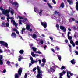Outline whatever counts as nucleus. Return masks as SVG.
<instances>
[{
    "label": "nucleus",
    "mask_w": 78,
    "mask_h": 78,
    "mask_svg": "<svg viewBox=\"0 0 78 78\" xmlns=\"http://www.w3.org/2000/svg\"><path fill=\"white\" fill-rule=\"evenodd\" d=\"M24 53V51L23 50H21L20 51V54H23Z\"/></svg>",
    "instance_id": "obj_31"
},
{
    "label": "nucleus",
    "mask_w": 78,
    "mask_h": 78,
    "mask_svg": "<svg viewBox=\"0 0 78 78\" xmlns=\"http://www.w3.org/2000/svg\"><path fill=\"white\" fill-rule=\"evenodd\" d=\"M13 30L14 31H16V34H18L19 37H20V39H22V40H23V39L22 38V37L20 35V34L19 33V32L17 31V30L16 28H14L13 29Z\"/></svg>",
    "instance_id": "obj_9"
},
{
    "label": "nucleus",
    "mask_w": 78,
    "mask_h": 78,
    "mask_svg": "<svg viewBox=\"0 0 78 78\" xmlns=\"http://www.w3.org/2000/svg\"><path fill=\"white\" fill-rule=\"evenodd\" d=\"M9 2L11 4H12L13 6L15 5L16 6V8H17L19 7V3H17V2H13V0H9Z\"/></svg>",
    "instance_id": "obj_4"
},
{
    "label": "nucleus",
    "mask_w": 78,
    "mask_h": 78,
    "mask_svg": "<svg viewBox=\"0 0 78 78\" xmlns=\"http://www.w3.org/2000/svg\"><path fill=\"white\" fill-rule=\"evenodd\" d=\"M10 12L12 15H13V14H14V11L13 10H12L10 11Z\"/></svg>",
    "instance_id": "obj_38"
},
{
    "label": "nucleus",
    "mask_w": 78,
    "mask_h": 78,
    "mask_svg": "<svg viewBox=\"0 0 78 78\" xmlns=\"http://www.w3.org/2000/svg\"><path fill=\"white\" fill-rule=\"evenodd\" d=\"M32 64H33V63H29V67H31V65H32Z\"/></svg>",
    "instance_id": "obj_57"
},
{
    "label": "nucleus",
    "mask_w": 78,
    "mask_h": 78,
    "mask_svg": "<svg viewBox=\"0 0 78 78\" xmlns=\"http://www.w3.org/2000/svg\"><path fill=\"white\" fill-rule=\"evenodd\" d=\"M2 26L3 27H5V23L4 22H3L2 23Z\"/></svg>",
    "instance_id": "obj_48"
},
{
    "label": "nucleus",
    "mask_w": 78,
    "mask_h": 78,
    "mask_svg": "<svg viewBox=\"0 0 78 78\" xmlns=\"http://www.w3.org/2000/svg\"><path fill=\"white\" fill-rule=\"evenodd\" d=\"M71 62L72 64H75L76 62L75 61V59H73L71 61Z\"/></svg>",
    "instance_id": "obj_22"
},
{
    "label": "nucleus",
    "mask_w": 78,
    "mask_h": 78,
    "mask_svg": "<svg viewBox=\"0 0 78 78\" xmlns=\"http://www.w3.org/2000/svg\"><path fill=\"white\" fill-rule=\"evenodd\" d=\"M72 18H70L69 20V21L70 22H72Z\"/></svg>",
    "instance_id": "obj_64"
},
{
    "label": "nucleus",
    "mask_w": 78,
    "mask_h": 78,
    "mask_svg": "<svg viewBox=\"0 0 78 78\" xmlns=\"http://www.w3.org/2000/svg\"><path fill=\"white\" fill-rule=\"evenodd\" d=\"M59 78H62V77L61 76H63V74H62V73H59Z\"/></svg>",
    "instance_id": "obj_33"
},
{
    "label": "nucleus",
    "mask_w": 78,
    "mask_h": 78,
    "mask_svg": "<svg viewBox=\"0 0 78 78\" xmlns=\"http://www.w3.org/2000/svg\"><path fill=\"white\" fill-rule=\"evenodd\" d=\"M61 14L59 13V12L57 11H55L54 12V17H58L59 16H60Z\"/></svg>",
    "instance_id": "obj_8"
},
{
    "label": "nucleus",
    "mask_w": 78,
    "mask_h": 78,
    "mask_svg": "<svg viewBox=\"0 0 78 78\" xmlns=\"http://www.w3.org/2000/svg\"><path fill=\"white\" fill-rule=\"evenodd\" d=\"M64 7V3L62 2L61 4L60 5V8H63Z\"/></svg>",
    "instance_id": "obj_25"
},
{
    "label": "nucleus",
    "mask_w": 78,
    "mask_h": 78,
    "mask_svg": "<svg viewBox=\"0 0 78 78\" xmlns=\"http://www.w3.org/2000/svg\"><path fill=\"white\" fill-rule=\"evenodd\" d=\"M61 73H62V74L63 75H65V74H66V71L64 70H63L62 72Z\"/></svg>",
    "instance_id": "obj_42"
},
{
    "label": "nucleus",
    "mask_w": 78,
    "mask_h": 78,
    "mask_svg": "<svg viewBox=\"0 0 78 78\" xmlns=\"http://www.w3.org/2000/svg\"><path fill=\"white\" fill-rule=\"evenodd\" d=\"M68 39H69V40H71V39H72V36H68Z\"/></svg>",
    "instance_id": "obj_41"
},
{
    "label": "nucleus",
    "mask_w": 78,
    "mask_h": 78,
    "mask_svg": "<svg viewBox=\"0 0 78 78\" xmlns=\"http://www.w3.org/2000/svg\"><path fill=\"white\" fill-rule=\"evenodd\" d=\"M74 53H75L76 55H78V51H77L75 50L74 51Z\"/></svg>",
    "instance_id": "obj_30"
},
{
    "label": "nucleus",
    "mask_w": 78,
    "mask_h": 78,
    "mask_svg": "<svg viewBox=\"0 0 78 78\" xmlns=\"http://www.w3.org/2000/svg\"><path fill=\"white\" fill-rule=\"evenodd\" d=\"M19 22L20 25H22V20H19Z\"/></svg>",
    "instance_id": "obj_43"
},
{
    "label": "nucleus",
    "mask_w": 78,
    "mask_h": 78,
    "mask_svg": "<svg viewBox=\"0 0 78 78\" xmlns=\"http://www.w3.org/2000/svg\"><path fill=\"white\" fill-rule=\"evenodd\" d=\"M41 23V25H42V26H43L44 28H47V23L46 22H42Z\"/></svg>",
    "instance_id": "obj_12"
},
{
    "label": "nucleus",
    "mask_w": 78,
    "mask_h": 78,
    "mask_svg": "<svg viewBox=\"0 0 78 78\" xmlns=\"http://www.w3.org/2000/svg\"><path fill=\"white\" fill-rule=\"evenodd\" d=\"M42 62L44 63L45 64V62H46V59L45 58H43L42 59Z\"/></svg>",
    "instance_id": "obj_28"
},
{
    "label": "nucleus",
    "mask_w": 78,
    "mask_h": 78,
    "mask_svg": "<svg viewBox=\"0 0 78 78\" xmlns=\"http://www.w3.org/2000/svg\"><path fill=\"white\" fill-rule=\"evenodd\" d=\"M11 36H12V37L13 38H16L17 37V35L14 32H12L11 35Z\"/></svg>",
    "instance_id": "obj_15"
},
{
    "label": "nucleus",
    "mask_w": 78,
    "mask_h": 78,
    "mask_svg": "<svg viewBox=\"0 0 78 78\" xmlns=\"http://www.w3.org/2000/svg\"><path fill=\"white\" fill-rule=\"evenodd\" d=\"M25 30V28H22V30L21 31V34H23V31Z\"/></svg>",
    "instance_id": "obj_34"
},
{
    "label": "nucleus",
    "mask_w": 78,
    "mask_h": 78,
    "mask_svg": "<svg viewBox=\"0 0 78 78\" xmlns=\"http://www.w3.org/2000/svg\"><path fill=\"white\" fill-rule=\"evenodd\" d=\"M65 69V67L64 66H62L61 68V70H63V69Z\"/></svg>",
    "instance_id": "obj_47"
},
{
    "label": "nucleus",
    "mask_w": 78,
    "mask_h": 78,
    "mask_svg": "<svg viewBox=\"0 0 78 78\" xmlns=\"http://www.w3.org/2000/svg\"><path fill=\"white\" fill-rule=\"evenodd\" d=\"M65 42L66 43H67L68 42V40L66 39L65 40Z\"/></svg>",
    "instance_id": "obj_62"
},
{
    "label": "nucleus",
    "mask_w": 78,
    "mask_h": 78,
    "mask_svg": "<svg viewBox=\"0 0 78 78\" xmlns=\"http://www.w3.org/2000/svg\"><path fill=\"white\" fill-rule=\"evenodd\" d=\"M4 51H5L6 53H8V52H9V53H10V50L9 49L7 50V49H5Z\"/></svg>",
    "instance_id": "obj_32"
},
{
    "label": "nucleus",
    "mask_w": 78,
    "mask_h": 78,
    "mask_svg": "<svg viewBox=\"0 0 78 78\" xmlns=\"http://www.w3.org/2000/svg\"><path fill=\"white\" fill-rule=\"evenodd\" d=\"M48 71V72L49 73H50V72H51V71L50 70V69H48L47 70Z\"/></svg>",
    "instance_id": "obj_50"
},
{
    "label": "nucleus",
    "mask_w": 78,
    "mask_h": 78,
    "mask_svg": "<svg viewBox=\"0 0 78 78\" xmlns=\"http://www.w3.org/2000/svg\"><path fill=\"white\" fill-rule=\"evenodd\" d=\"M30 60L32 61V60H33V57L31 56L30 57Z\"/></svg>",
    "instance_id": "obj_60"
},
{
    "label": "nucleus",
    "mask_w": 78,
    "mask_h": 78,
    "mask_svg": "<svg viewBox=\"0 0 78 78\" xmlns=\"http://www.w3.org/2000/svg\"><path fill=\"white\" fill-rule=\"evenodd\" d=\"M60 28L61 30H62L64 32H65V31H66V28L63 26H60Z\"/></svg>",
    "instance_id": "obj_17"
},
{
    "label": "nucleus",
    "mask_w": 78,
    "mask_h": 78,
    "mask_svg": "<svg viewBox=\"0 0 78 78\" xmlns=\"http://www.w3.org/2000/svg\"><path fill=\"white\" fill-rule=\"evenodd\" d=\"M70 42L71 44H73V43H74L73 42V41H72V40H70Z\"/></svg>",
    "instance_id": "obj_59"
},
{
    "label": "nucleus",
    "mask_w": 78,
    "mask_h": 78,
    "mask_svg": "<svg viewBox=\"0 0 78 78\" xmlns=\"http://www.w3.org/2000/svg\"><path fill=\"white\" fill-rule=\"evenodd\" d=\"M31 55L33 57H34V58H35V57H36L37 56H39V55L37 54H35L34 53V52H31Z\"/></svg>",
    "instance_id": "obj_14"
},
{
    "label": "nucleus",
    "mask_w": 78,
    "mask_h": 78,
    "mask_svg": "<svg viewBox=\"0 0 78 78\" xmlns=\"http://www.w3.org/2000/svg\"><path fill=\"white\" fill-rule=\"evenodd\" d=\"M31 62L32 63V64H34V63H37V62L34 60H31Z\"/></svg>",
    "instance_id": "obj_24"
},
{
    "label": "nucleus",
    "mask_w": 78,
    "mask_h": 78,
    "mask_svg": "<svg viewBox=\"0 0 78 78\" xmlns=\"http://www.w3.org/2000/svg\"><path fill=\"white\" fill-rule=\"evenodd\" d=\"M56 28H57L58 30H59V25L58 24H57L56 25Z\"/></svg>",
    "instance_id": "obj_40"
},
{
    "label": "nucleus",
    "mask_w": 78,
    "mask_h": 78,
    "mask_svg": "<svg viewBox=\"0 0 78 78\" xmlns=\"http://www.w3.org/2000/svg\"><path fill=\"white\" fill-rule=\"evenodd\" d=\"M22 72V69L21 68H20L19 69L18 71V73L15 74V78H19L20 76H21V73Z\"/></svg>",
    "instance_id": "obj_3"
},
{
    "label": "nucleus",
    "mask_w": 78,
    "mask_h": 78,
    "mask_svg": "<svg viewBox=\"0 0 78 78\" xmlns=\"http://www.w3.org/2000/svg\"><path fill=\"white\" fill-rule=\"evenodd\" d=\"M67 2L69 3V5H72L73 4V1L72 0H67Z\"/></svg>",
    "instance_id": "obj_21"
},
{
    "label": "nucleus",
    "mask_w": 78,
    "mask_h": 78,
    "mask_svg": "<svg viewBox=\"0 0 78 78\" xmlns=\"http://www.w3.org/2000/svg\"><path fill=\"white\" fill-rule=\"evenodd\" d=\"M11 22H13V24L15 26L16 28H17V25H18V24H17L16 23V22L14 21H13L12 20H11Z\"/></svg>",
    "instance_id": "obj_18"
},
{
    "label": "nucleus",
    "mask_w": 78,
    "mask_h": 78,
    "mask_svg": "<svg viewBox=\"0 0 78 78\" xmlns=\"http://www.w3.org/2000/svg\"><path fill=\"white\" fill-rule=\"evenodd\" d=\"M71 44L73 45V47H75V43H73Z\"/></svg>",
    "instance_id": "obj_56"
},
{
    "label": "nucleus",
    "mask_w": 78,
    "mask_h": 78,
    "mask_svg": "<svg viewBox=\"0 0 78 78\" xmlns=\"http://www.w3.org/2000/svg\"><path fill=\"white\" fill-rule=\"evenodd\" d=\"M4 59H3V55H0V65H2Z\"/></svg>",
    "instance_id": "obj_11"
},
{
    "label": "nucleus",
    "mask_w": 78,
    "mask_h": 78,
    "mask_svg": "<svg viewBox=\"0 0 78 78\" xmlns=\"http://www.w3.org/2000/svg\"><path fill=\"white\" fill-rule=\"evenodd\" d=\"M47 4L48 5V6L49 7V8H52V6H51V5H50V3H48Z\"/></svg>",
    "instance_id": "obj_35"
},
{
    "label": "nucleus",
    "mask_w": 78,
    "mask_h": 78,
    "mask_svg": "<svg viewBox=\"0 0 78 78\" xmlns=\"http://www.w3.org/2000/svg\"><path fill=\"white\" fill-rule=\"evenodd\" d=\"M5 17H1V20H5Z\"/></svg>",
    "instance_id": "obj_53"
},
{
    "label": "nucleus",
    "mask_w": 78,
    "mask_h": 78,
    "mask_svg": "<svg viewBox=\"0 0 78 78\" xmlns=\"http://www.w3.org/2000/svg\"><path fill=\"white\" fill-rule=\"evenodd\" d=\"M6 27H9V23L7 22L6 23Z\"/></svg>",
    "instance_id": "obj_39"
},
{
    "label": "nucleus",
    "mask_w": 78,
    "mask_h": 78,
    "mask_svg": "<svg viewBox=\"0 0 78 78\" xmlns=\"http://www.w3.org/2000/svg\"><path fill=\"white\" fill-rule=\"evenodd\" d=\"M44 65H45V63H42L41 65V66L43 67H44Z\"/></svg>",
    "instance_id": "obj_44"
},
{
    "label": "nucleus",
    "mask_w": 78,
    "mask_h": 78,
    "mask_svg": "<svg viewBox=\"0 0 78 78\" xmlns=\"http://www.w3.org/2000/svg\"><path fill=\"white\" fill-rule=\"evenodd\" d=\"M70 32L69 31L68 33V36H69L70 34Z\"/></svg>",
    "instance_id": "obj_54"
},
{
    "label": "nucleus",
    "mask_w": 78,
    "mask_h": 78,
    "mask_svg": "<svg viewBox=\"0 0 78 78\" xmlns=\"http://www.w3.org/2000/svg\"><path fill=\"white\" fill-rule=\"evenodd\" d=\"M11 62H10V61H7L6 64L8 65V66H11V65L10 64Z\"/></svg>",
    "instance_id": "obj_26"
},
{
    "label": "nucleus",
    "mask_w": 78,
    "mask_h": 78,
    "mask_svg": "<svg viewBox=\"0 0 78 78\" xmlns=\"http://www.w3.org/2000/svg\"><path fill=\"white\" fill-rule=\"evenodd\" d=\"M37 41L38 42V45H42L44 44V41L41 39H39L37 40Z\"/></svg>",
    "instance_id": "obj_10"
},
{
    "label": "nucleus",
    "mask_w": 78,
    "mask_h": 78,
    "mask_svg": "<svg viewBox=\"0 0 78 78\" xmlns=\"http://www.w3.org/2000/svg\"><path fill=\"white\" fill-rule=\"evenodd\" d=\"M57 57H58V58L59 61H61V55H58Z\"/></svg>",
    "instance_id": "obj_29"
},
{
    "label": "nucleus",
    "mask_w": 78,
    "mask_h": 78,
    "mask_svg": "<svg viewBox=\"0 0 78 78\" xmlns=\"http://www.w3.org/2000/svg\"><path fill=\"white\" fill-rule=\"evenodd\" d=\"M0 44H1V45H3L4 46L6 47L7 48H9L8 47V43H6L3 41H0Z\"/></svg>",
    "instance_id": "obj_6"
},
{
    "label": "nucleus",
    "mask_w": 78,
    "mask_h": 78,
    "mask_svg": "<svg viewBox=\"0 0 78 78\" xmlns=\"http://www.w3.org/2000/svg\"><path fill=\"white\" fill-rule=\"evenodd\" d=\"M9 17H7V21L8 22H9Z\"/></svg>",
    "instance_id": "obj_55"
},
{
    "label": "nucleus",
    "mask_w": 78,
    "mask_h": 78,
    "mask_svg": "<svg viewBox=\"0 0 78 78\" xmlns=\"http://www.w3.org/2000/svg\"><path fill=\"white\" fill-rule=\"evenodd\" d=\"M12 10H13L11 8L9 7V10H5L4 9L2 11V14H5L6 16L7 17H9V12H10V11H11Z\"/></svg>",
    "instance_id": "obj_1"
},
{
    "label": "nucleus",
    "mask_w": 78,
    "mask_h": 78,
    "mask_svg": "<svg viewBox=\"0 0 78 78\" xmlns=\"http://www.w3.org/2000/svg\"><path fill=\"white\" fill-rule=\"evenodd\" d=\"M27 77V73H26L25 74V76H24V78H26Z\"/></svg>",
    "instance_id": "obj_49"
},
{
    "label": "nucleus",
    "mask_w": 78,
    "mask_h": 78,
    "mask_svg": "<svg viewBox=\"0 0 78 78\" xmlns=\"http://www.w3.org/2000/svg\"><path fill=\"white\" fill-rule=\"evenodd\" d=\"M52 1L54 4H56V1L55 0H52Z\"/></svg>",
    "instance_id": "obj_51"
},
{
    "label": "nucleus",
    "mask_w": 78,
    "mask_h": 78,
    "mask_svg": "<svg viewBox=\"0 0 78 78\" xmlns=\"http://www.w3.org/2000/svg\"><path fill=\"white\" fill-rule=\"evenodd\" d=\"M32 37V38L35 39L36 38V37H37V35H36L35 34H33V35H30Z\"/></svg>",
    "instance_id": "obj_19"
},
{
    "label": "nucleus",
    "mask_w": 78,
    "mask_h": 78,
    "mask_svg": "<svg viewBox=\"0 0 78 78\" xmlns=\"http://www.w3.org/2000/svg\"><path fill=\"white\" fill-rule=\"evenodd\" d=\"M55 48H56L55 49L58 50H58H60V48H59V47L57 46L55 47Z\"/></svg>",
    "instance_id": "obj_37"
},
{
    "label": "nucleus",
    "mask_w": 78,
    "mask_h": 78,
    "mask_svg": "<svg viewBox=\"0 0 78 78\" xmlns=\"http://www.w3.org/2000/svg\"><path fill=\"white\" fill-rule=\"evenodd\" d=\"M23 58L22 56H21V55L19 56L18 61H21V59H22Z\"/></svg>",
    "instance_id": "obj_20"
},
{
    "label": "nucleus",
    "mask_w": 78,
    "mask_h": 78,
    "mask_svg": "<svg viewBox=\"0 0 78 78\" xmlns=\"http://www.w3.org/2000/svg\"><path fill=\"white\" fill-rule=\"evenodd\" d=\"M6 69H4L3 71V73H6Z\"/></svg>",
    "instance_id": "obj_58"
},
{
    "label": "nucleus",
    "mask_w": 78,
    "mask_h": 78,
    "mask_svg": "<svg viewBox=\"0 0 78 78\" xmlns=\"http://www.w3.org/2000/svg\"><path fill=\"white\" fill-rule=\"evenodd\" d=\"M74 36L76 38L78 37V34L77 33H75L74 34Z\"/></svg>",
    "instance_id": "obj_27"
},
{
    "label": "nucleus",
    "mask_w": 78,
    "mask_h": 78,
    "mask_svg": "<svg viewBox=\"0 0 78 78\" xmlns=\"http://www.w3.org/2000/svg\"><path fill=\"white\" fill-rule=\"evenodd\" d=\"M37 9L36 7H34V11L37 13H38L40 16H41L42 15V12L43 11L42 10H40V11H38L37 10Z\"/></svg>",
    "instance_id": "obj_5"
},
{
    "label": "nucleus",
    "mask_w": 78,
    "mask_h": 78,
    "mask_svg": "<svg viewBox=\"0 0 78 78\" xmlns=\"http://www.w3.org/2000/svg\"><path fill=\"white\" fill-rule=\"evenodd\" d=\"M3 53V51H2V49H0V53Z\"/></svg>",
    "instance_id": "obj_61"
},
{
    "label": "nucleus",
    "mask_w": 78,
    "mask_h": 78,
    "mask_svg": "<svg viewBox=\"0 0 78 78\" xmlns=\"http://www.w3.org/2000/svg\"><path fill=\"white\" fill-rule=\"evenodd\" d=\"M23 22L24 23H25V24L27 25L26 29L27 30H28L30 28V25H31V24L30 23L26 18H25L24 20L23 21Z\"/></svg>",
    "instance_id": "obj_2"
},
{
    "label": "nucleus",
    "mask_w": 78,
    "mask_h": 78,
    "mask_svg": "<svg viewBox=\"0 0 78 78\" xmlns=\"http://www.w3.org/2000/svg\"><path fill=\"white\" fill-rule=\"evenodd\" d=\"M55 66H52V67H51L50 68L51 71L52 72H55V70L56 69V67H57V66H56V65H55Z\"/></svg>",
    "instance_id": "obj_13"
},
{
    "label": "nucleus",
    "mask_w": 78,
    "mask_h": 78,
    "mask_svg": "<svg viewBox=\"0 0 78 78\" xmlns=\"http://www.w3.org/2000/svg\"><path fill=\"white\" fill-rule=\"evenodd\" d=\"M17 17L18 18H19V19H23V17H21L19 15H18L17 16Z\"/></svg>",
    "instance_id": "obj_36"
},
{
    "label": "nucleus",
    "mask_w": 78,
    "mask_h": 78,
    "mask_svg": "<svg viewBox=\"0 0 78 78\" xmlns=\"http://www.w3.org/2000/svg\"><path fill=\"white\" fill-rule=\"evenodd\" d=\"M37 69V68L36 67H35L34 69H33V72H34V71H36V69Z\"/></svg>",
    "instance_id": "obj_45"
},
{
    "label": "nucleus",
    "mask_w": 78,
    "mask_h": 78,
    "mask_svg": "<svg viewBox=\"0 0 78 78\" xmlns=\"http://www.w3.org/2000/svg\"><path fill=\"white\" fill-rule=\"evenodd\" d=\"M51 50L52 51H53V52L54 53H55V51L54 50V49L53 48H51Z\"/></svg>",
    "instance_id": "obj_63"
},
{
    "label": "nucleus",
    "mask_w": 78,
    "mask_h": 78,
    "mask_svg": "<svg viewBox=\"0 0 78 78\" xmlns=\"http://www.w3.org/2000/svg\"><path fill=\"white\" fill-rule=\"evenodd\" d=\"M67 76L68 77V76H70V77L71 76H70L69 75V73L70 74V75L71 76H72V75H73V73H71V72L69 71H67Z\"/></svg>",
    "instance_id": "obj_16"
},
{
    "label": "nucleus",
    "mask_w": 78,
    "mask_h": 78,
    "mask_svg": "<svg viewBox=\"0 0 78 78\" xmlns=\"http://www.w3.org/2000/svg\"><path fill=\"white\" fill-rule=\"evenodd\" d=\"M47 45H45L44 46V50H46V48H47Z\"/></svg>",
    "instance_id": "obj_52"
},
{
    "label": "nucleus",
    "mask_w": 78,
    "mask_h": 78,
    "mask_svg": "<svg viewBox=\"0 0 78 78\" xmlns=\"http://www.w3.org/2000/svg\"><path fill=\"white\" fill-rule=\"evenodd\" d=\"M38 61L39 62V64H41V63L42 62V61H41V60L39 59V60H38Z\"/></svg>",
    "instance_id": "obj_46"
},
{
    "label": "nucleus",
    "mask_w": 78,
    "mask_h": 78,
    "mask_svg": "<svg viewBox=\"0 0 78 78\" xmlns=\"http://www.w3.org/2000/svg\"><path fill=\"white\" fill-rule=\"evenodd\" d=\"M76 8L77 11H78V1L76 2Z\"/></svg>",
    "instance_id": "obj_23"
},
{
    "label": "nucleus",
    "mask_w": 78,
    "mask_h": 78,
    "mask_svg": "<svg viewBox=\"0 0 78 78\" xmlns=\"http://www.w3.org/2000/svg\"><path fill=\"white\" fill-rule=\"evenodd\" d=\"M31 48L32 49L33 51H34V52L35 53H38L39 54H42V53L40 51H36V50H37V48L34 47H32Z\"/></svg>",
    "instance_id": "obj_7"
}]
</instances>
